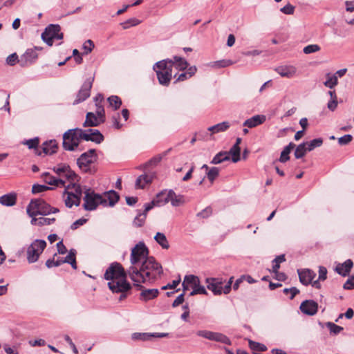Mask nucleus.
Listing matches in <instances>:
<instances>
[{
	"label": "nucleus",
	"mask_w": 354,
	"mask_h": 354,
	"mask_svg": "<svg viewBox=\"0 0 354 354\" xmlns=\"http://www.w3.org/2000/svg\"><path fill=\"white\" fill-rule=\"evenodd\" d=\"M207 288L212 291L214 295L224 294V281L222 278L207 277L205 279Z\"/></svg>",
	"instance_id": "nucleus-13"
},
{
	"label": "nucleus",
	"mask_w": 354,
	"mask_h": 354,
	"mask_svg": "<svg viewBox=\"0 0 354 354\" xmlns=\"http://www.w3.org/2000/svg\"><path fill=\"white\" fill-rule=\"evenodd\" d=\"M23 143L27 145L29 149H36L39 145V140L38 138H35L32 139L27 140Z\"/></svg>",
	"instance_id": "nucleus-56"
},
{
	"label": "nucleus",
	"mask_w": 354,
	"mask_h": 354,
	"mask_svg": "<svg viewBox=\"0 0 354 354\" xmlns=\"http://www.w3.org/2000/svg\"><path fill=\"white\" fill-rule=\"evenodd\" d=\"M97 156L95 149H89L88 151L82 153L77 159V163L80 169L85 172L93 174L95 170L91 167V164L97 160Z\"/></svg>",
	"instance_id": "nucleus-8"
},
{
	"label": "nucleus",
	"mask_w": 354,
	"mask_h": 354,
	"mask_svg": "<svg viewBox=\"0 0 354 354\" xmlns=\"http://www.w3.org/2000/svg\"><path fill=\"white\" fill-rule=\"evenodd\" d=\"M230 157L229 154L226 151H221L218 153L211 160V164L217 165L220 164L224 161L229 160Z\"/></svg>",
	"instance_id": "nucleus-38"
},
{
	"label": "nucleus",
	"mask_w": 354,
	"mask_h": 354,
	"mask_svg": "<svg viewBox=\"0 0 354 354\" xmlns=\"http://www.w3.org/2000/svg\"><path fill=\"white\" fill-rule=\"evenodd\" d=\"M140 21L136 18H131L121 24L124 29H127L131 26H135L140 24Z\"/></svg>",
	"instance_id": "nucleus-52"
},
{
	"label": "nucleus",
	"mask_w": 354,
	"mask_h": 354,
	"mask_svg": "<svg viewBox=\"0 0 354 354\" xmlns=\"http://www.w3.org/2000/svg\"><path fill=\"white\" fill-rule=\"evenodd\" d=\"M275 71L283 77L292 78L297 75V68L292 65H283L277 67Z\"/></svg>",
	"instance_id": "nucleus-17"
},
{
	"label": "nucleus",
	"mask_w": 354,
	"mask_h": 354,
	"mask_svg": "<svg viewBox=\"0 0 354 354\" xmlns=\"http://www.w3.org/2000/svg\"><path fill=\"white\" fill-rule=\"evenodd\" d=\"M169 59L172 63V68L175 67L176 69L179 71H184L189 66L187 62L184 58H182L180 57L174 56L172 59Z\"/></svg>",
	"instance_id": "nucleus-29"
},
{
	"label": "nucleus",
	"mask_w": 354,
	"mask_h": 354,
	"mask_svg": "<svg viewBox=\"0 0 354 354\" xmlns=\"http://www.w3.org/2000/svg\"><path fill=\"white\" fill-rule=\"evenodd\" d=\"M172 195L169 197V202H171V205L174 207L179 206L184 203L183 196H177L175 192L171 190Z\"/></svg>",
	"instance_id": "nucleus-43"
},
{
	"label": "nucleus",
	"mask_w": 354,
	"mask_h": 354,
	"mask_svg": "<svg viewBox=\"0 0 354 354\" xmlns=\"http://www.w3.org/2000/svg\"><path fill=\"white\" fill-rule=\"evenodd\" d=\"M147 218V215L145 213L139 214L133 221L134 225L137 227H141L144 225L145 219Z\"/></svg>",
	"instance_id": "nucleus-55"
},
{
	"label": "nucleus",
	"mask_w": 354,
	"mask_h": 354,
	"mask_svg": "<svg viewBox=\"0 0 354 354\" xmlns=\"http://www.w3.org/2000/svg\"><path fill=\"white\" fill-rule=\"evenodd\" d=\"M266 120V118L264 115H256L246 120L243 123V126H246L248 128H254L263 124Z\"/></svg>",
	"instance_id": "nucleus-25"
},
{
	"label": "nucleus",
	"mask_w": 354,
	"mask_h": 354,
	"mask_svg": "<svg viewBox=\"0 0 354 354\" xmlns=\"http://www.w3.org/2000/svg\"><path fill=\"white\" fill-rule=\"evenodd\" d=\"M298 274L300 282L305 286L311 283L316 276L315 272L310 269L299 270Z\"/></svg>",
	"instance_id": "nucleus-22"
},
{
	"label": "nucleus",
	"mask_w": 354,
	"mask_h": 354,
	"mask_svg": "<svg viewBox=\"0 0 354 354\" xmlns=\"http://www.w3.org/2000/svg\"><path fill=\"white\" fill-rule=\"evenodd\" d=\"M308 151L306 147V143L303 142L299 145L295 151V156L297 159L303 158L306 152Z\"/></svg>",
	"instance_id": "nucleus-39"
},
{
	"label": "nucleus",
	"mask_w": 354,
	"mask_h": 354,
	"mask_svg": "<svg viewBox=\"0 0 354 354\" xmlns=\"http://www.w3.org/2000/svg\"><path fill=\"white\" fill-rule=\"evenodd\" d=\"M124 275H129L128 270L126 272L120 263L113 262L111 263L109 268L106 270L104 277L106 280L109 281V282H111L112 281H115Z\"/></svg>",
	"instance_id": "nucleus-11"
},
{
	"label": "nucleus",
	"mask_w": 354,
	"mask_h": 354,
	"mask_svg": "<svg viewBox=\"0 0 354 354\" xmlns=\"http://www.w3.org/2000/svg\"><path fill=\"white\" fill-rule=\"evenodd\" d=\"M162 268L155 258L149 257L140 266H131L128 269L134 286L142 288L141 283H151L162 274Z\"/></svg>",
	"instance_id": "nucleus-1"
},
{
	"label": "nucleus",
	"mask_w": 354,
	"mask_h": 354,
	"mask_svg": "<svg viewBox=\"0 0 354 354\" xmlns=\"http://www.w3.org/2000/svg\"><path fill=\"white\" fill-rule=\"evenodd\" d=\"M63 197L65 205L68 207H72L73 205L79 206L80 204V198L73 195V194L64 192Z\"/></svg>",
	"instance_id": "nucleus-30"
},
{
	"label": "nucleus",
	"mask_w": 354,
	"mask_h": 354,
	"mask_svg": "<svg viewBox=\"0 0 354 354\" xmlns=\"http://www.w3.org/2000/svg\"><path fill=\"white\" fill-rule=\"evenodd\" d=\"M71 168L68 165L65 163H60L58 164L57 166H55L53 168V171L59 176V174H62V173H67L68 172V169Z\"/></svg>",
	"instance_id": "nucleus-51"
},
{
	"label": "nucleus",
	"mask_w": 354,
	"mask_h": 354,
	"mask_svg": "<svg viewBox=\"0 0 354 354\" xmlns=\"http://www.w3.org/2000/svg\"><path fill=\"white\" fill-rule=\"evenodd\" d=\"M104 122L105 119L101 118V117L98 116L97 115L93 112H88L86 113V120L83 124V127H97L100 124L104 123Z\"/></svg>",
	"instance_id": "nucleus-19"
},
{
	"label": "nucleus",
	"mask_w": 354,
	"mask_h": 354,
	"mask_svg": "<svg viewBox=\"0 0 354 354\" xmlns=\"http://www.w3.org/2000/svg\"><path fill=\"white\" fill-rule=\"evenodd\" d=\"M240 153L241 149L240 147L232 146V147L227 152L229 156H232V160L233 162H237L240 160Z\"/></svg>",
	"instance_id": "nucleus-41"
},
{
	"label": "nucleus",
	"mask_w": 354,
	"mask_h": 354,
	"mask_svg": "<svg viewBox=\"0 0 354 354\" xmlns=\"http://www.w3.org/2000/svg\"><path fill=\"white\" fill-rule=\"evenodd\" d=\"M283 293L286 295L290 294V299H293L294 297L299 293V290L295 288L292 287L290 288H284L283 290Z\"/></svg>",
	"instance_id": "nucleus-57"
},
{
	"label": "nucleus",
	"mask_w": 354,
	"mask_h": 354,
	"mask_svg": "<svg viewBox=\"0 0 354 354\" xmlns=\"http://www.w3.org/2000/svg\"><path fill=\"white\" fill-rule=\"evenodd\" d=\"M346 10L348 13L354 12V0L353 1H346L345 2ZM347 24L354 25V17L349 18L347 17L346 19Z\"/></svg>",
	"instance_id": "nucleus-40"
},
{
	"label": "nucleus",
	"mask_w": 354,
	"mask_h": 354,
	"mask_svg": "<svg viewBox=\"0 0 354 354\" xmlns=\"http://www.w3.org/2000/svg\"><path fill=\"white\" fill-rule=\"evenodd\" d=\"M230 127V124L228 122H223L208 127L207 130L210 131L212 134H214L220 132H224L227 131Z\"/></svg>",
	"instance_id": "nucleus-33"
},
{
	"label": "nucleus",
	"mask_w": 354,
	"mask_h": 354,
	"mask_svg": "<svg viewBox=\"0 0 354 354\" xmlns=\"http://www.w3.org/2000/svg\"><path fill=\"white\" fill-rule=\"evenodd\" d=\"M249 346L255 354L257 351H265L267 350V347L264 344L252 340L249 341Z\"/></svg>",
	"instance_id": "nucleus-48"
},
{
	"label": "nucleus",
	"mask_w": 354,
	"mask_h": 354,
	"mask_svg": "<svg viewBox=\"0 0 354 354\" xmlns=\"http://www.w3.org/2000/svg\"><path fill=\"white\" fill-rule=\"evenodd\" d=\"M155 241L162 247V249L167 250L169 248V241L166 236L161 232H157L154 236Z\"/></svg>",
	"instance_id": "nucleus-36"
},
{
	"label": "nucleus",
	"mask_w": 354,
	"mask_h": 354,
	"mask_svg": "<svg viewBox=\"0 0 354 354\" xmlns=\"http://www.w3.org/2000/svg\"><path fill=\"white\" fill-rule=\"evenodd\" d=\"M343 287L346 290L354 289V274L346 281Z\"/></svg>",
	"instance_id": "nucleus-64"
},
{
	"label": "nucleus",
	"mask_w": 354,
	"mask_h": 354,
	"mask_svg": "<svg viewBox=\"0 0 354 354\" xmlns=\"http://www.w3.org/2000/svg\"><path fill=\"white\" fill-rule=\"evenodd\" d=\"M61 28L59 25L50 24L46 28L41 34V39L48 46H51L55 39H62L63 33L60 32Z\"/></svg>",
	"instance_id": "nucleus-10"
},
{
	"label": "nucleus",
	"mask_w": 354,
	"mask_h": 354,
	"mask_svg": "<svg viewBox=\"0 0 354 354\" xmlns=\"http://www.w3.org/2000/svg\"><path fill=\"white\" fill-rule=\"evenodd\" d=\"M353 266V261L351 259H348L343 263H339L335 268V271L342 276L345 277L349 273Z\"/></svg>",
	"instance_id": "nucleus-27"
},
{
	"label": "nucleus",
	"mask_w": 354,
	"mask_h": 354,
	"mask_svg": "<svg viewBox=\"0 0 354 354\" xmlns=\"http://www.w3.org/2000/svg\"><path fill=\"white\" fill-rule=\"evenodd\" d=\"M170 149H169L168 151H166L163 153V154H158L154 157H153L152 158H151L149 161H147V162H145L144 165H142L138 167V169H140V170H146L147 168L150 167H155L162 160V157L164 156H166L167 152L169 151Z\"/></svg>",
	"instance_id": "nucleus-28"
},
{
	"label": "nucleus",
	"mask_w": 354,
	"mask_h": 354,
	"mask_svg": "<svg viewBox=\"0 0 354 354\" xmlns=\"http://www.w3.org/2000/svg\"><path fill=\"white\" fill-rule=\"evenodd\" d=\"M57 145L55 140L46 141L42 144V151L45 154H53L56 152Z\"/></svg>",
	"instance_id": "nucleus-31"
},
{
	"label": "nucleus",
	"mask_w": 354,
	"mask_h": 354,
	"mask_svg": "<svg viewBox=\"0 0 354 354\" xmlns=\"http://www.w3.org/2000/svg\"><path fill=\"white\" fill-rule=\"evenodd\" d=\"M281 12L286 15H292L295 11V7L288 3L280 9Z\"/></svg>",
	"instance_id": "nucleus-63"
},
{
	"label": "nucleus",
	"mask_w": 354,
	"mask_h": 354,
	"mask_svg": "<svg viewBox=\"0 0 354 354\" xmlns=\"http://www.w3.org/2000/svg\"><path fill=\"white\" fill-rule=\"evenodd\" d=\"M353 136L350 134L344 135L338 139V143L339 145H346L352 141Z\"/></svg>",
	"instance_id": "nucleus-58"
},
{
	"label": "nucleus",
	"mask_w": 354,
	"mask_h": 354,
	"mask_svg": "<svg viewBox=\"0 0 354 354\" xmlns=\"http://www.w3.org/2000/svg\"><path fill=\"white\" fill-rule=\"evenodd\" d=\"M338 83L337 77L335 75H327V80L324 83V86L330 88L335 87Z\"/></svg>",
	"instance_id": "nucleus-49"
},
{
	"label": "nucleus",
	"mask_w": 354,
	"mask_h": 354,
	"mask_svg": "<svg viewBox=\"0 0 354 354\" xmlns=\"http://www.w3.org/2000/svg\"><path fill=\"white\" fill-rule=\"evenodd\" d=\"M55 221V218H44V217H39V225L43 226L46 225H50L51 223H54Z\"/></svg>",
	"instance_id": "nucleus-60"
},
{
	"label": "nucleus",
	"mask_w": 354,
	"mask_h": 354,
	"mask_svg": "<svg viewBox=\"0 0 354 354\" xmlns=\"http://www.w3.org/2000/svg\"><path fill=\"white\" fill-rule=\"evenodd\" d=\"M220 169L218 167H211L207 172L206 175L211 183H213L215 179L218 176Z\"/></svg>",
	"instance_id": "nucleus-42"
},
{
	"label": "nucleus",
	"mask_w": 354,
	"mask_h": 354,
	"mask_svg": "<svg viewBox=\"0 0 354 354\" xmlns=\"http://www.w3.org/2000/svg\"><path fill=\"white\" fill-rule=\"evenodd\" d=\"M326 326L329 329L330 333L333 335H337L343 330V327L336 325L333 322H326Z\"/></svg>",
	"instance_id": "nucleus-47"
},
{
	"label": "nucleus",
	"mask_w": 354,
	"mask_h": 354,
	"mask_svg": "<svg viewBox=\"0 0 354 354\" xmlns=\"http://www.w3.org/2000/svg\"><path fill=\"white\" fill-rule=\"evenodd\" d=\"M186 283H189L190 284V288L192 290L201 289V292H200V295H205L208 294L205 288L201 285L200 279L198 277L194 274H188L185 275Z\"/></svg>",
	"instance_id": "nucleus-20"
},
{
	"label": "nucleus",
	"mask_w": 354,
	"mask_h": 354,
	"mask_svg": "<svg viewBox=\"0 0 354 354\" xmlns=\"http://www.w3.org/2000/svg\"><path fill=\"white\" fill-rule=\"evenodd\" d=\"M104 195L103 198L106 199V202L109 201V205L111 207L114 206L120 199L119 194L114 190L106 192Z\"/></svg>",
	"instance_id": "nucleus-32"
},
{
	"label": "nucleus",
	"mask_w": 354,
	"mask_h": 354,
	"mask_svg": "<svg viewBox=\"0 0 354 354\" xmlns=\"http://www.w3.org/2000/svg\"><path fill=\"white\" fill-rule=\"evenodd\" d=\"M17 196L15 194H5L0 197V203L5 206H12L15 205Z\"/></svg>",
	"instance_id": "nucleus-34"
},
{
	"label": "nucleus",
	"mask_w": 354,
	"mask_h": 354,
	"mask_svg": "<svg viewBox=\"0 0 354 354\" xmlns=\"http://www.w3.org/2000/svg\"><path fill=\"white\" fill-rule=\"evenodd\" d=\"M46 247V242L44 240H35L27 248L26 256L29 263L36 262Z\"/></svg>",
	"instance_id": "nucleus-9"
},
{
	"label": "nucleus",
	"mask_w": 354,
	"mask_h": 354,
	"mask_svg": "<svg viewBox=\"0 0 354 354\" xmlns=\"http://www.w3.org/2000/svg\"><path fill=\"white\" fill-rule=\"evenodd\" d=\"M41 178L44 182L50 185L55 187H65L66 181L62 178H57L50 174L48 172H44L41 174Z\"/></svg>",
	"instance_id": "nucleus-21"
},
{
	"label": "nucleus",
	"mask_w": 354,
	"mask_h": 354,
	"mask_svg": "<svg viewBox=\"0 0 354 354\" xmlns=\"http://www.w3.org/2000/svg\"><path fill=\"white\" fill-rule=\"evenodd\" d=\"M171 195H172L171 190H164L158 193L154 198L156 206H162L169 203Z\"/></svg>",
	"instance_id": "nucleus-26"
},
{
	"label": "nucleus",
	"mask_w": 354,
	"mask_h": 354,
	"mask_svg": "<svg viewBox=\"0 0 354 354\" xmlns=\"http://www.w3.org/2000/svg\"><path fill=\"white\" fill-rule=\"evenodd\" d=\"M83 207L86 211L95 210L99 205H106V199L91 188L84 186Z\"/></svg>",
	"instance_id": "nucleus-4"
},
{
	"label": "nucleus",
	"mask_w": 354,
	"mask_h": 354,
	"mask_svg": "<svg viewBox=\"0 0 354 354\" xmlns=\"http://www.w3.org/2000/svg\"><path fill=\"white\" fill-rule=\"evenodd\" d=\"M127 275H124L115 281L108 282V286L112 292L120 294V301L124 300L131 294L132 287L127 281Z\"/></svg>",
	"instance_id": "nucleus-5"
},
{
	"label": "nucleus",
	"mask_w": 354,
	"mask_h": 354,
	"mask_svg": "<svg viewBox=\"0 0 354 354\" xmlns=\"http://www.w3.org/2000/svg\"><path fill=\"white\" fill-rule=\"evenodd\" d=\"M159 83L163 86H168L172 77V63L170 59H163L156 62L153 67Z\"/></svg>",
	"instance_id": "nucleus-3"
},
{
	"label": "nucleus",
	"mask_w": 354,
	"mask_h": 354,
	"mask_svg": "<svg viewBox=\"0 0 354 354\" xmlns=\"http://www.w3.org/2000/svg\"><path fill=\"white\" fill-rule=\"evenodd\" d=\"M138 290H141L140 295V299L142 301H149L158 297L159 290L156 288L147 289L142 286V288L137 287Z\"/></svg>",
	"instance_id": "nucleus-24"
},
{
	"label": "nucleus",
	"mask_w": 354,
	"mask_h": 354,
	"mask_svg": "<svg viewBox=\"0 0 354 354\" xmlns=\"http://www.w3.org/2000/svg\"><path fill=\"white\" fill-rule=\"evenodd\" d=\"M95 107L96 109L94 113L101 117V118H104L106 120L105 111L103 105L102 104H95Z\"/></svg>",
	"instance_id": "nucleus-61"
},
{
	"label": "nucleus",
	"mask_w": 354,
	"mask_h": 354,
	"mask_svg": "<svg viewBox=\"0 0 354 354\" xmlns=\"http://www.w3.org/2000/svg\"><path fill=\"white\" fill-rule=\"evenodd\" d=\"M321 49L320 46L317 44H310L305 46L303 49V52L305 54H311L319 51Z\"/></svg>",
	"instance_id": "nucleus-53"
},
{
	"label": "nucleus",
	"mask_w": 354,
	"mask_h": 354,
	"mask_svg": "<svg viewBox=\"0 0 354 354\" xmlns=\"http://www.w3.org/2000/svg\"><path fill=\"white\" fill-rule=\"evenodd\" d=\"M156 176L155 172H147L139 176L135 183L136 189H144L146 185L151 183Z\"/></svg>",
	"instance_id": "nucleus-16"
},
{
	"label": "nucleus",
	"mask_w": 354,
	"mask_h": 354,
	"mask_svg": "<svg viewBox=\"0 0 354 354\" xmlns=\"http://www.w3.org/2000/svg\"><path fill=\"white\" fill-rule=\"evenodd\" d=\"M233 62L230 59H223L209 63V66L212 68H225L232 65Z\"/></svg>",
	"instance_id": "nucleus-44"
},
{
	"label": "nucleus",
	"mask_w": 354,
	"mask_h": 354,
	"mask_svg": "<svg viewBox=\"0 0 354 354\" xmlns=\"http://www.w3.org/2000/svg\"><path fill=\"white\" fill-rule=\"evenodd\" d=\"M57 178H62L66 182L68 180L69 183L78 181L77 175L71 168L68 169V172H63L58 176Z\"/></svg>",
	"instance_id": "nucleus-37"
},
{
	"label": "nucleus",
	"mask_w": 354,
	"mask_h": 354,
	"mask_svg": "<svg viewBox=\"0 0 354 354\" xmlns=\"http://www.w3.org/2000/svg\"><path fill=\"white\" fill-rule=\"evenodd\" d=\"M41 48L35 47V48L27 49L26 51L21 56L18 62L21 66H25L34 63L38 57L36 50H41Z\"/></svg>",
	"instance_id": "nucleus-15"
},
{
	"label": "nucleus",
	"mask_w": 354,
	"mask_h": 354,
	"mask_svg": "<svg viewBox=\"0 0 354 354\" xmlns=\"http://www.w3.org/2000/svg\"><path fill=\"white\" fill-rule=\"evenodd\" d=\"M131 337L133 340L147 341L151 338V333H134Z\"/></svg>",
	"instance_id": "nucleus-50"
},
{
	"label": "nucleus",
	"mask_w": 354,
	"mask_h": 354,
	"mask_svg": "<svg viewBox=\"0 0 354 354\" xmlns=\"http://www.w3.org/2000/svg\"><path fill=\"white\" fill-rule=\"evenodd\" d=\"M93 80V77H91L84 82L77 95L76 99L73 102V104H80L86 100L90 96Z\"/></svg>",
	"instance_id": "nucleus-14"
},
{
	"label": "nucleus",
	"mask_w": 354,
	"mask_h": 354,
	"mask_svg": "<svg viewBox=\"0 0 354 354\" xmlns=\"http://www.w3.org/2000/svg\"><path fill=\"white\" fill-rule=\"evenodd\" d=\"M306 146L308 151L313 150L316 147H319L323 144V139L321 138L313 139L310 142H307Z\"/></svg>",
	"instance_id": "nucleus-45"
},
{
	"label": "nucleus",
	"mask_w": 354,
	"mask_h": 354,
	"mask_svg": "<svg viewBox=\"0 0 354 354\" xmlns=\"http://www.w3.org/2000/svg\"><path fill=\"white\" fill-rule=\"evenodd\" d=\"M64 193L73 194L75 196L80 198V202H81V197L84 194V187H82L80 185L75 183V182H71L69 184L66 186L65 185Z\"/></svg>",
	"instance_id": "nucleus-23"
},
{
	"label": "nucleus",
	"mask_w": 354,
	"mask_h": 354,
	"mask_svg": "<svg viewBox=\"0 0 354 354\" xmlns=\"http://www.w3.org/2000/svg\"><path fill=\"white\" fill-rule=\"evenodd\" d=\"M52 189L53 188L48 187L46 185L35 184V185H32V192L33 194H38V193L44 192H46L47 190H50Z\"/></svg>",
	"instance_id": "nucleus-54"
},
{
	"label": "nucleus",
	"mask_w": 354,
	"mask_h": 354,
	"mask_svg": "<svg viewBox=\"0 0 354 354\" xmlns=\"http://www.w3.org/2000/svg\"><path fill=\"white\" fill-rule=\"evenodd\" d=\"M82 140L100 144L104 140V136L97 129H69L63 135V147L65 150L74 151Z\"/></svg>",
	"instance_id": "nucleus-2"
},
{
	"label": "nucleus",
	"mask_w": 354,
	"mask_h": 354,
	"mask_svg": "<svg viewBox=\"0 0 354 354\" xmlns=\"http://www.w3.org/2000/svg\"><path fill=\"white\" fill-rule=\"evenodd\" d=\"M299 308L303 313L312 316L317 313L318 305L313 300H306L301 304Z\"/></svg>",
	"instance_id": "nucleus-18"
},
{
	"label": "nucleus",
	"mask_w": 354,
	"mask_h": 354,
	"mask_svg": "<svg viewBox=\"0 0 354 354\" xmlns=\"http://www.w3.org/2000/svg\"><path fill=\"white\" fill-rule=\"evenodd\" d=\"M212 214L211 207H207L197 214V216L203 218H208Z\"/></svg>",
	"instance_id": "nucleus-59"
},
{
	"label": "nucleus",
	"mask_w": 354,
	"mask_h": 354,
	"mask_svg": "<svg viewBox=\"0 0 354 354\" xmlns=\"http://www.w3.org/2000/svg\"><path fill=\"white\" fill-rule=\"evenodd\" d=\"M93 48L94 44L91 39L87 40L83 44V48L85 50L86 54L91 53Z\"/></svg>",
	"instance_id": "nucleus-62"
},
{
	"label": "nucleus",
	"mask_w": 354,
	"mask_h": 354,
	"mask_svg": "<svg viewBox=\"0 0 354 354\" xmlns=\"http://www.w3.org/2000/svg\"><path fill=\"white\" fill-rule=\"evenodd\" d=\"M51 207L43 199L38 198L31 200L26 208L29 216L33 217L37 215H48L50 214Z\"/></svg>",
	"instance_id": "nucleus-6"
},
{
	"label": "nucleus",
	"mask_w": 354,
	"mask_h": 354,
	"mask_svg": "<svg viewBox=\"0 0 354 354\" xmlns=\"http://www.w3.org/2000/svg\"><path fill=\"white\" fill-rule=\"evenodd\" d=\"M295 147V145L293 142H290L286 147H285L281 153L279 161L281 162H287L290 159V153Z\"/></svg>",
	"instance_id": "nucleus-35"
},
{
	"label": "nucleus",
	"mask_w": 354,
	"mask_h": 354,
	"mask_svg": "<svg viewBox=\"0 0 354 354\" xmlns=\"http://www.w3.org/2000/svg\"><path fill=\"white\" fill-rule=\"evenodd\" d=\"M149 257V250L143 242H139L132 249L130 257L131 266H140Z\"/></svg>",
	"instance_id": "nucleus-7"
},
{
	"label": "nucleus",
	"mask_w": 354,
	"mask_h": 354,
	"mask_svg": "<svg viewBox=\"0 0 354 354\" xmlns=\"http://www.w3.org/2000/svg\"><path fill=\"white\" fill-rule=\"evenodd\" d=\"M107 100L110 106H112L115 110L119 109L122 104L120 98L117 95H111L108 97Z\"/></svg>",
	"instance_id": "nucleus-46"
},
{
	"label": "nucleus",
	"mask_w": 354,
	"mask_h": 354,
	"mask_svg": "<svg viewBox=\"0 0 354 354\" xmlns=\"http://www.w3.org/2000/svg\"><path fill=\"white\" fill-rule=\"evenodd\" d=\"M196 334L199 337H202L209 340L216 341L227 345L231 344L230 339L226 335L221 333L203 330L197 331Z\"/></svg>",
	"instance_id": "nucleus-12"
}]
</instances>
